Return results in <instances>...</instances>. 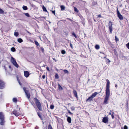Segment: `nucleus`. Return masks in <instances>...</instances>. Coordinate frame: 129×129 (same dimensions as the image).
<instances>
[{"instance_id": "obj_50", "label": "nucleus", "mask_w": 129, "mask_h": 129, "mask_svg": "<svg viewBox=\"0 0 129 129\" xmlns=\"http://www.w3.org/2000/svg\"><path fill=\"white\" fill-rule=\"evenodd\" d=\"M46 69L47 70H48L49 71V68L48 67H47Z\"/></svg>"}, {"instance_id": "obj_11", "label": "nucleus", "mask_w": 129, "mask_h": 129, "mask_svg": "<svg viewBox=\"0 0 129 129\" xmlns=\"http://www.w3.org/2000/svg\"><path fill=\"white\" fill-rule=\"evenodd\" d=\"M12 113H13L15 116H17L20 115L19 113L17 112V111H16L15 110L13 111L12 112Z\"/></svg>"}, {"instance_id": "obj_14", "label": "nucleus", "mask_w": 129, "mask_h": 129, "mask_svg": "<svg viewBox=\"0 0 129 129\" xmlns=\"http://www.w3.org/2000/svg\"><path fill=\"white\" fill-rule=\"evenodd\" d=\"M98 93L97 92H95L94 93H93L91 95V96L93 98H94L95 97L96 95Z\"/></svg>"}, {"instance_id": "obj_27", "label": "nucleus", "mask_w": 129, "mask_h": 129, "mask_svg": "<svg viewBox=\"0 0 129 129\" xmlns=\"http://www.w3.org/2000/svg\"><path fill=\"white\" fill-rule=\"evenodd\" d=\"M43 9L44 11H45L47 12V11L46 9V8L44 7V6H43Z\"/></svg>"}, {"instance_id": "obj_35", "label": "nucleus", "mask_w": 129, "mask_h": 129, "mask_svg": "<svg viewBox=\"0 0 129 129\" xmlns=\"http://www.w3.org/2000/svg\"><path fill=\"white\" fill-rule=\"evenodd\" d=\"M126 46L127 47V48L129 49V42L127 44H126Z\"/></svg>"}, {"instance_id": "obj_34", "label": "nucleus", "mask_w": 129, "mask_h": 129, "mask_svg": "<svg viewBox=\"0 0 129 129\" xmlns=\"http://www.w3.org/2000/svg\"><path fill=\"white\" fill-rule=\"evenodd\" d=\"M23 89L25 92H25H27L28 91H27L26 90V88L25 87H24L23 88Z\"/></svg>"}, {"instance_id": "obj_3", "label": "nucleus", "mask_w": 129, "mask_h": 129, "mask_svg": "<svg viewBox=\"0 0 129 129\" xmlns=\"http://www.w3.org/2000/svg\"><path fill=\"white\" fill-rule=\"evenodd\" d=\"M11 61L12 63L16 68L18 67L19 66L17 64L15 59L13 57H11Z\"/></svg>"}, {"instance_id": "obj_53", "label": "nucleus", "mask_w": 129, "mask_h": 129, "mask_svg": "<svg viewBox=\"0 0 129 129\" xmlns=\"http://www.w3.org/2000/svg\"><path fill=\"white\" fill-rule=\"evenodd\" d=\"M67 19L70 20V21H72V20L71 19L69 18H67Z\"/></svg>"}, {"instance_id": "obj_38", "label": "nucleus", "mask_w": 129, "mask_h": 129, "mask_svg": "<svg viewBox=\"0 0 129 129\" xmlns=\"http://www.w3.org/2000/svg\"><path fill=\"white\" fill-rule=\"evenodd\" d=\"M35 103L39 101L38 100V99L36 98L35 99Z\"/></svg>"}, {"instance_id": "obj_37", "label": "nucleus", "mask_w": 129, "mask_h": 129, "mask_svg": "<svg viewBox=\"0 0 129 129\" xmlns=\"http://www.w3.org/2000/svg\"><path fill=\"white\" fill-rule=\"evenodd\" d=\"M55 77L56 78H58V76L57 74H56Z\"/></svg>"}, {"instance_id": "obj_6", "label": "nucleus", "mask_w": 129, "mask_h": 129, "mask_svg": "<svg viewBox=\"0 0 129 129\" xmlns=\"http://www.w3.org/2000/svg\"><path fill=\"white\" fill-rule=\"evenodd\" d=\"M36 105L39 109L40 111L42 110L41 105L40 102L39 101L35 103Z\"/></svg>"}, {"instance_id": "obj_16", "label": "nucleus", "mask_w": 129, "mask_h": 129, "mask_svg": "<svg viewBox=\"0 0 129 129\" xmlns=\"http://www.w3.org/2000/svg\"><path fill=\"white\" fill-rule=\"evenodd\" d=\"M93 98L91 96L89 97L88 99L86 100V101L90 102L92 101Z\"/></svg>"}, {"instance_id": "obj_46", "label": "nucleus", "mask_w": 129, "mask_h": 129, "mask_svg": "<svg viewBox=\"0 0 129 129\" xmlns=\"http://www.w3.org/2000/svg\"><path fill=\"white\" fill-rule=\"evenodd\" d=\"M68 112L71 114H73L69 110H68Z\"/></svg>"}, {"instance_id": "obj_52", "label": "nucleus", "mask_w": 129, "mask_h": 129, "mask_svg": "<svg viewBox=\"0 0 129 129\" xmlns=\"http://www.w3.org/2000/svg\"><path fill=\"white\" fill-rule=\"evenodd\" d=\"M117 84H115V86L117 88Z\"/></svg>"}, {"instance_id": "obj_5", "label": "nucleus", "mask_w": 129, "mask_h": 129, "mask_svg": "<svg viewBox=\"0 0 129 129\" xmlns=\"http://www.w3.org/2000/svg\"><path fill=\"white\" fill-rule=\"evenodd\" d=\"M117 13L118 17L121 20H122L123 19V17L122 15L119 12L117 8Z\"/></svg>"}, {"instance_id": "obj_21", "label": "nucleus", "mask_w": 129, "mask_h": 129, "mask_svg": "<svg viewBox=\"0 0 129 129\" xmlns=\"http://www.w3.org/2000/svg\"><path fill=\"white\" fill-rule=\"evenodd\" d=\"M13 101L15 103L17 102V99L16 98H14L13 99Z\"/></svg>"}, {"instance_id": "obj_44", "label": "nucleus", "mask_w": 129, "mask_h": 129, "mask_svg": "<svg viewBox=\"0 0 129 129\" xmlns=\"http://www.w3.org/2000/svg\"><path fill=\"white\" fill-rule=\"evenodd\" d=\"M52 13L54 14V15H55V11H52Z\"/></svg>"}, {"instance_id": "obj_45", "label": "nucleus", "mask_w": 129, "mask_h": 129, "mask_svg": "<svg viewBox=\"0 0 129 129\" xmlns=\"http://www.w3.org/2000/svg\"><path fill=\"white\" fill-rule=\"evenodd\" d=\"M42 78L43 79H44L45 78V75H43L42 76Z\"/></svg>"}, {"instance_id": "obj_26", "label": "nucleus", "mask_w": 129, "mask_h": 129, "mask_svg": "<svg viewBox=\"0 0 129 129\" xmlns=\"http://www.w3.org/2000/svg\"><path fill=\"white\" fill-rule=\"evenodd\" d=\"M61 53L62 54H66V52L65 50H62L61 51Z\"/></svg>"}, {"instance_id": "obj_20", "label": "nucleus", "mask_w": 129, "mask_h": 129, "mask_svg": "<svg viewBox=\"0 0 129 129\" xmlns=\"http://www.w3.org/2000/svg\"><path fill=\"white\" fill-rule=\"evenodd\" d=\"M95 48L96 49H98L100 48V46L98 45H96L95 46Z\"/></svg>"}, {"instance_id": "obj_7", "label": "nucleus", "mask_w": 129, "mask_h": 129, "mask_svg": "<svg viewBox=\"0 0 129 129\" xmlns=\"http://www.w3.org/2000/svg\"><path fill=\"white\" fill-rule=\"evenodd\" d=\"M112 24L111 22H109V29L111 33H112Z\"/></svg>"}, {"instance_id": "obj_43", "label": "nucleus", "mask_w": 129, "mask_h": 129, "mask_svg": "<svg viewBox=\"0 0 129 129\" xmlns=\"http://www.w3.org/2000/svg\"><path fill=\"white\" fill-rule=\"evenodd\" d=\"M41 50L43 52L44 50V49L42 47H41Z\"/></svg>"}, {"instance_id": "obj_39", "label": "nucleus", "mask_w": 129, "mask_h": 129, "mask_svg": "<svg viewBox=\"0 0 129 129\" xmlns=\"http://www.w3.org/2000/svg\"><path fill=\"white\" fill-rule=\"evenodd\" d=\"M114 113V112H112L111 116H112V117L113 119L114 118V116L113 115Z\"/></svg>"}, {"instance_id": "obj_54", "label": "nucleus", "mask_w": 129, "mask_h": 129, "mask_svg": "<svg viewBox=\"0 0 129 129\" xmlns=\"http://www.w3.org/2000/svg\"><path fill=\"white\" fill-rule=\"evenodd\" d=\"M19 84L20 85H21V83L19 82Z\"/></svg>"}, {"instance_id": "obj_48", "label": "nucleus", "mask_w": 129, "mask_h": 129, "mask_svg": "<svg viewBox=\"0 0 129 129\" xmlns=\"http://www.w3.org/2000/svg\"><path fill=\"white\" fill-rule=\"evenodd\" d=\"M98 17H101L102 16L101 14H99L98 16Z\"/></svg>"}, {"instance_id": "obj_8", "label": "nucleus", "mask_w": 129, "mask_h": 129, "mask_svg": "<svg viewBox=\"0 0 129 129\" xmlns=\"http://www.w3.org/2000/svg\"><path fill=\"white\" fill-rule=\"evenodd\" d=\"M4 87V82L0 80V88L3 89Z\"/></svg>"}, {"instance_id": "obj_49", "label": "nucleus", "mask_w": 129, "mask_h": 129, "mask_svg": "<svg viewBox=\"0 0 129 129\" xmlns=\"http://www.w3.org/2000/svg\"><path fill=\"white\" fill-rule=\"evenodd\" d=\"M70 46L71 47V48H73V45L71 43H70Z\"/></svg>"}, {"instance_id": "obj_12", "label": "nucleus", "mask_w": 129, "mask_h": 129, "mask_svg": "<svg viewBox=\"0 0 129 129\" xmlns=\"http://www.w3.org/2000/svg\"><path fill=\"white\" fill-rule=\"evenodd\" d=\"M25 93L27 98L29 99L30 98V95L29 91L25 92Z\"/></svg>"}, {"instance_id": "obj_58", "label": "nucleus", "mask_w": 129, "mask_h": 129, "mask_svg": "<svg viewBox=\"0 0 129 129\" xmlns=\"http://www.w3.org/2000/svg\"><path fill=\"white\" fill-rule=\"evenodd\" d=\"M38 115L40 117V115L39 114H38Z\"/></svg>"}, {"instance_id": "obj_15", "label": "nucleus", "mask_w": 129, "mask_h": 129, "mask_svg": "<svg viewBox=\"0 0 129 129\" xmlns=\"http://www.w3.org/2000/svg\"><path fill=\"white\" fill-rule=\"evenodd\" d=\"M67 120L68 121V122L70 123H71V118L70 117H68L67 119Z\"/></svg>"}, {"instance_id": "obj_32", "label": "nucleus", "mask_w": 129, "mask_h": 129, "mask_svg": "<svg viewBox=\"0 0 129 129\" xmlns=\"http://www.w3.org/2000/svg\"><path fill=\"white\" fill-rule=\"evenodd\" d=\"M35 43L36 45L37 46H38L39 45V44L38 42H37L36 41H35Z\"/></svg>"}, {"instance_id": "obj_10", "label": "nucleus", "mask_w": 129, "mask_h": 129, "mask_svg": "<svg viewBox=\"0 0 129 129\" xmlns=\"http://www.w3.org/2000/svg\"><path fill=\"white\" fill-rule=\"evenodd\" d=\"M108 121V118L107 117H104L102 121L105 123H107Z\"/></svg>"}, {"instance_id": "obj_1", "label": "nucleus", "mask_w": 129, "mask_h": 129, "mask_svg": "<svg viewBox=\"0 0 129 129\" xmlns=\"http://www.w3.org/2000/svg\"><path fill=\"white\" fill-rule=\"evenodd\" d=\"M4 118V115L3 113L2 112H0V124L1 125H4L5 122Z\"/></svg>"}, {"instance_id": "obj_13", "label": "nucleus", "mask_w": 129, "mask_h": 129, "mask_svg": "<svg viewBox=\"0 0 129 129\" xmlns=\"http://www.w3.org/2000/svg\"><path fill=\"white\" fill-rule=\"evenodd\" d=\"M73 92L75 96L77 98H78L77 96V93L76 90H74L73 91Z\"/></svg>"}, {"instance_id": "obj_19", "label": "nucleus", "mask_w": 129, "mask_h": 129, "mask_svg": "<svg viewBox=\"0 0 129 129\" xmlns=\"http://www.w3.org/2000/svg\"><path fill=\"white\" fill-rule=\"evenodd\" d=\"M18 41L19 43H21L23 41V40L22 39L19 38L18 39Z\"/></svg>"}, {"instance_id": "obj_61", "label": "nucleus", "mask_w": 129, "mask_h": 129, "mask_svg": "<svg viewBox=\"0 0 129 129\" xmlns=\"http://www.w3.org/2000/svg\"><path fill=\"white\" fill-rule=\"evenodd\" d=\"M94 21H95V20H94Z\"/></svg>"}, {"instance_id": "obj_42", "label": "nucleus", "mask_w": 129, "mask_h": 129, "mask_svg": "<svg viewBox=\"0 0 129 129\" xmlns=\"http://www.w3.org/2000/svg\"><path fill=\"white\" fill-rule=\"evenodd\" d=\"M115 40L116 41H119V39L117 38L116 36L115 37Z\"/></svg>"}, {"instance_id": "obj_24", "label": "nucleus", "mask_w": 129, "mask_h": 129, "mask_svg": "<svg viewBox=\"0 0 129 129\" xmlns=\"http://www.w3.org/2000/svg\"><path fill=\"white\" fill-rule=\"evenodd\" d=\"M11 51L12 52H14L15 51V49L14 47H12L11 48Z\"/></svg>"}, {"instance_id": "obj_41", "label": "nucleus", "mask_w": 129, "mask_h": 129, "mask_svg": "<svg viewBox=\"0 0 129 129\" xmlns=\"http://www.w3.org/2000/svg\"><path fill=\"white\" fill-rule=\"evenodd\" d=\"M124 129H128L126 125H125L124 127Z\"/></svg>"}, {"instance_id": "obj_36", "label": "nucleus", "mask_w": 129, "mask_h": 129, "mask_svg": "<svg viewBox=\"0 0 129 129\" xmlns=\"http://www.w3.org/2000/svg\"><path fill=\"white\" fill-rule=\"evenodd\" d=\"M48 129H52V127L51 125H49Z\"/></svg>"}, {"instance_id": "obj_31", "label": "nucleus", "mask_w": 129, "mask_h": 129, "mask_svg": "<svg viewBox=\"0 0 129 129\" xmlns=\"http://www.w3.org/2000/svg\"><path fill=\"white\" fill-rule=\"evenodd\" d=\"M24 14H25V15L26 16L28 17H30V16H29V14L28 13H24Z\"/></svg>"}, {"instance_id": "obj_60", "label": "nucleus", "mask_w": 129, "mask_h": 129, "mask_svg": "<svg viewBox=\"0 0 129 129\" xmlns=\"http://www.w3.org/2000/svg\"><path fill=\"white\" fill-rule=\"evenodd\" d=\"M33 106H34V107L35 108V107L34 106V105H33Z\"/></svg>"}, {"instance_id": "obj_17", "label": "nucleus", "mask_w": 129, "mask_h": 129, "mask_svg": "<svg viewBox=\"0 0 129 129\" xmlns=\"http://www.w3.org/2000/svg\"><path fill=\"white\" fill-rule=\"evenodd\" d=\"M61 8V10L62 11L64 10L65 9V7L63 5H61L60 6Z\"/></svg>"}, {"instance_id": "obj_57", "label": "nucleus", "mask_w": 129, "mask_h": 129, "mask_svg": "<svg viewBox=\"0 0 129 129\" xmlns=\"http://www.w3.org/2000/svg\"><path fill=\"white\" fill-rule=\"evenodd\" d=\"M106 55L104 57V58H106Z\"/></svg>"}, {"instance_id": "obj_4", "label": "nucleus", "mask_w": 129, "mask_h": 129, "mask_svg": "<svg viewBox=\"0 0 129 129\" xmlns=\"http://www.w3.org/2000/svg\"><path fill=\"white\" fill-rule=\"evenodd\" d=\"M107 82L106 86V91L110 92V83L109 80L108 79L106 80Z\"/></svg>"}, {"instance_id": "obj_59", "label": "nucleus", "mask_w": 129, "mask_h": 129, "mask_svg": "<svg viewBox=\"0 0 129 129\" xmlns=\"http://www.w3.org/2000/svg\"><path fill=\"white\" fill-rule=\"evenodd\" d=\"M53 60H55V59H54V58H53Z\"/></svg>"}, {"instance_id": "obj_33", "label": "nucleus", "mask_w": 129, "mask_h": 129, "mask_svg": "<svg viewBox=\"0 0 129 129\" xmlns=\"http://www.w3.org/2000/svg\"><path fill=\"white\" fill-rule=\"evenodd\" d=\"M63 71L65 73H68V72L67 70H63Z\"/></svg>"}, {"instance_id": "obj_9", "label": "nucleus", "mask_w": 129, "mask_h": 129, "mask_svg": "<svg viewBox=\"0 0 129 129\" xmlns=\"http://www.w3.org/2000/svg\"><path fill=\"white\" fill-rule=\"evenodd\" d=\"M29 75V72L27 71L24 72V75L26 78L28 77Z\"/></svg>"}, {"instance_id": "obj_47", "label": "nucleus", "mask_w": 129, "mask_h": 129, "mask_svg": "<svg viewBox=\"0 0 129 129\" xmlns=\"http://www.w3.org/2000/svg\"><path fill=\"white\" fill-rule=\"evenodd\" d=\"M71 109L72 110H74V107H72L71 108Z\"/></svg>"}, {"instance_id": "obj_56", "label": "nucleus", "mask_w": 129, "mask_h": 129, "mask_svg": "<svg viewBox=\"0 0 129 129\" xmlns=\"http://www.w3.org/2000/svg\"><path fill=\"white\" fill-rule=\"evenodd\" d=\"M100 53H102L103 54H104V53H103V52H102H102H100Z\"/></svg>"}, {"instance_id": "obj_28", "label": "nucleus", "mask_w": 129, "mask_h": 129, "mask_svg": "<svg viewBox=\"0 0 129 129\" xmlns=\"http://www.w3.org/2000/svg\"><path fill=\"white\" fill-rule=\"evenodd\" d=\"M72 35H73L74 36L75 38H77V36L74 32L72 33Z\"/></svg>"}, {"instance_id": "obj_18", "label": "nucleus", "mask_w": 129, "mask_h": 129, "mask_svg": "<svg viewBox=\"0 0 129 129\" xmlns=\"http://www.w3.org/2000/svg\"><path fill=\"white\" fill-rule=\"evenodd\" d=\"M58 86L59 89L60 90H62V87L59 84H58Z\"/></svg>"}, {"instance_id": "obj_25", "label": "nucleus", "mask_w": 129, "mask_h": 129, "mask_svg": "<svg viewBox=\"0 0 129 129\" xmlns=\"http://www.w3.org/2000/svg\"><path fill=\"white\" fill-rule=\"evenodd\" d=\"M23 10H26L27 9V6H24L23 7Z\"/></svg>"}, {"instance_id": "obj_55", "label": "nucleus", "mask_w": 129, "mask_h": 129, "mask_svg": "<svg viewBox=\"0 0 129 129\" xmlns=\"http://www.w3.org/2000/svg\"><path fill=\"white\" fill-rule=\"evenodd\" d=\"M9 68H11V66H9Z\"/></svg>"}, {"instance_id": "obj_2", "label": "nucleus", "mask_w": 129, "mask_h": 129, "mask_svg": "<svg viewBox=\"0 0 129 129\" xmlns=\"http://www.w3.org/2000/svg\"><path fill=\"white\" fill-rule=\"evenodd\" d=\"M110 93V92H106V95L104 101V103L105 104L108 103V100Z\"/></svg>"}, {"instance_id": "obj_29", "label": "nucleus", "mask_w": 129, "mask_h": 129, "mask_svg": "<svg viewBox=\"0 0 129 129\" xmlns=\"http://www.w3.org/2000/svg\"><path fill=\"white\" fill-rule=\"evenodd\" d=\"M4 12V11L1 9H0V14H2Z\"/></svg>"}, {"instance_id": "obj_22", "label": "nucleus", "mask_w": 129, "mask_h": 129, "mask_svg": "<svg viewBox=\"0 0 129 129\" xmlns=\"http://www.w3.org/2000/svg\"><path fill=\"white\" fill-rule=\"evenodd\" d=\"M14 35L16 37H17L19 35L18 33L17 32H15L14 33Z\"/></svg>"}, {"instance_id": "obj_30", "label": "nucleus", "mask_w": 129, "mask_h": 129, "mask_svg": "<svg viewBox=\"0 0 129 129\" xmlns=\"http://www.w3.org/2000/svg\"><path fill=\"white\" fill-rule=\"evenodd\" d=\"M50 108L51 109H53L54 108V106L53 105H51L50 106Z\"/></svg>"}, {"instance_id": "obj_40", "label": "nucleus", "mask_w": 129, "mask_h": 129, "mask_svg": "<svg viewBox=\"0 0 129 129\" xmlns=\"http://www.w3.org/2000/svg\"><path fill=\"white\" fill-rule=\"evenodd\" d=\"M74 10L75 11L77 12H78V9L76 7L74 8Z\"/></svg>"}, {"instance_id": "obj_23", "label": "nucleus", "mask_w": 129, "mask_h": 129, "mask_svg": "<svg viewBox=\"0 0 129 129\" xmlns=\"http://www.w3.org/2000/svg\"><path fill=\"white\" fill-rule=\"evenodd\" d=\"M106 62L107 63H109L110 62V61L108 59L106 58Z\"/></svg>"}, {"instance_id": "obj_51", "label": "nucleus", "mask_w": 129, "mask_h": 129, "mask_svg": "<svg viewBox=\"0 0 129 129\" xmlns=\"http://www.w3.org/2000/svg\"><path fill=\"white\" fill-rule=\"evenodd\" d=\"M111 111V112L109 113V114L110 115H112V112H111V111Z\"/></svg>"}]
</instances>
